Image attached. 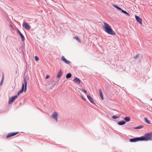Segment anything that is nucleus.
Here are the masks:
<instances>
[{"label":"nucleus","instance_id":"nucleus-27","mask_svg":"<svg viewBox=\"0 0 152 152\" xmlns=\"http://www.w3.org/2000/svg\"><path fill=\"white\" fill-rule=\"evenodd\" d=\"M119 117H120L119 116H116V115H113L112 116V118L113 119H115L116 118H119Z\"/></svg>","mask_w":152,"mask_h":152},{"label":"nucleus","instance_id":"nucleus-30","mask_svg":"<svg viewBox=\"0 0 152 152\" xmlns=\"http://www.w3.org/2000/svg\"><path fill=\"white\" fill-rule=\"evenodd\" d=\"M3 79H4V75H3V76H2V78L0 83V86H1L2 85V84L3 82Z\"/></svg>","mask_w":152,"mask_h":152},{"label":"nucleus","instance_id":"nucleus-6","mask_svg":"<svg viewBox=\"0 0 152 152\" xmlns=\"http://www.w3.org/2000/svg\"><path fill=\"white\" fill-rule=\"evenodd\" d=\"M19 133V132H12L9 133L6 136L7 138L14 136Z\"/></svg>","mask_w":152,"mask_h":152},{"label":"nucleus","instance_id":"nucleus-16","mask_svg":"<svg viewBox=\"0 0 152 152\" xmlns=\"http://www.w3.org/2000/svg\"><path fill=\"white\" fill-rule=\"evenodd\" d=\"M129 141L130 142H137V137L130 139Z\"/></svg>","mask_w":152,"mask_h":152},{"label":"nucleus","instance_id":"nucleus-25","mask_svg":"<svg viewBox=\"0 0 152 152\" xmlns=\"http://www.w3.org/2000/svg\"><path fill=\"white\" fill-rule=\"evenodd\" d=\"M79 89L81 91L84 92L85 94H86L87 93V91L86 90H84L83 89L79 88Z\"/></svg>","mask_w":152,"mask_h":152},{"label":"nucleus","instance_id":"nucleus-1","mask_svg":"<svg viewBox=\"0 0 152 152\" xmlns=\"http://www.w3.org/2000/svg\"><path fill=\"white\" fill-rule=\"evenodd\" d=\"M103 29L107 34L114 35H115V32L112 29L110 26L106 22L103 23Z\"/></svg>","mask_w":152,"mask_h":152},{"label":"nucleus","instance_id":"nucleus-23","mask_svg":"<svg viewBox=\"0 0 152 152\" xmlns=\"http://www.w3.org/2000/svg\"><path fill=\"white\" fill-rule=\"evenodd\" d=\"M143 126L142 125H140L139 126L135 127L134 128L135 129H140L142 128Z\"/></svg>","mask_w":152,"mask_h":152},{"label":"nucleus","instance_id":"nucleus-2","mask_svg":"<svg viewBox=\"0 0 152 152\" xmlns=\"http://www.w3.org/2000/svg\"><path fill=\"white\" fill-rule=\"evenodd\" d=\"M144 136L145 141L152 140V132L147 133L144 134Z\"/></svg>","mask_w":152,"mask_h":152},{"label":"nucleus","instance_id":"nucleus-15","mask_svg":"<svg viewBox=\"0 0 152 152\" xmlns=\"http://www.w3.org/2000/svg\"><path fill=\"white\" fill-rule=\"evenodd\" d=\"M126 124V121H119L118 122V124L119 125H123Z\"/></svg>","mask_w":152,"mask_h":152},{"label":"nucleus","instance_id":"nucleus-35","mask_svg":"<svg viewBox=\"0 0 152 152\" xmlns=\"http://www.w3.org/2000/svg\"><path fill=\"white\" fill-rule=\"evenodd\" d=\"M151 100H152V99H151Z\"/></svg>","mask_w":152,"mask_h":152},{"label":"nucleus","instance_id":"nucleus-14","mask_svg":"<svg viewBox=\"0 0 152 152\" xmlns=\"http://www.w3.org/2000/svg\"><path fill=\"white\" fill-rule=\"evenodd\" d=\"M73 81L75 83H80L81 82L80 80L77 77H75V78L73 80Z\"/></svg>","mask_w":152,"mask_h":152},{"label":"nucleus","instance_id":"nucleus-19","mask_svg":"<svg viewBox=\"0 0 152 152\" xmlns=\"http://www.w3.org/2000/svg\"><path fill=\"white\" fill-rule=\"evenodd\" d=\"M62 72L61 70H60L58 72V73L57 74V77L58 78L60 77L62 75Z\"/></svg>","mask_w":152,"mask_h":152},{"label":"nucleus","instance_id":"nucleus-9","mask_svg":"<svg viewBox=\"0 0 152 152\" xmlns=\"http://www.w3.org/2000/svg\"><path fill=\"white\" fill-rule=\"evenodd\" d=\"M87 96L91 103L94 105L95 104V103L94 102V100L89 95H87Z\"/></svg>","mask_w":152,"mask_h":152},{"label":"nucleus","instance_id":"nucleus-31","mask_svg":"<svg viewBox=\"0 0 152 152\" xmlns=\"http://www.w3.org/2000/svg\"><path fill=\"white\" fill-rule=\"evenodd\" d=\"M34 59L36 61H38L39 60V58L37 56H36L34 57Z\"/></svg>","mask_w":152,"mask_h":152},{"label":"nucleus","instance_id":"nucleus-8","mask_svg":"<svg viewBox=\"0 0 152 152\" xmlns=\"http://www.w3.org/2000/svg\"><path fill=\"white\" fill-rule=\"evenodd\" d=\"M61 59L62 61L66 64H69L71 63V62L67 59H66L64 56H62L61 57Z\"/></svg>","mask_w":152,"mask_h":152},{"label":"nucleus","instance_id":"nucleus-22","mask_svg":"<svg viewBox=\"0 0 152 152\" xmlns=\"http://www.w3.org/2000/svg\"><path fill=\"white\" fill-rule=\"evenodd\" d=\"M113 6L119 10H121L122 9L121 8L116 5L113 4Z\"/></svg>","mask_w":152,"mask_h":152},{"label":"nucleus","instance_id":"nucleus-32","mask_svg":"<svg viewBox=\"0 0 152 152\" xmlns=\"http://www.w3.org/2000/svg\"><path fill=\"white\" fill-rule=\"evenodd\" d=\"M138 56H139V55L137 54V55H136V56H135L133 58L134 59H136L137 58Z\"/></svg>","mask_w":152,"mask_h":152},{"label":"nucleus","instance_id":"nucleus-13","mask_svg":"<svg viewBox=\"0 0 152 152\" xmlns=\"http://www.w3.org/2000/svg\"><path fill=\"white\" fill-rule=\"evenodd\" d=\"M137 141H145L144 135L143 136H142L141 137H137Z\"/></svg>","mask_w":152,"mask_h":152},{"label":"nucleus","instance_id":"nucleus-3","mask_svg":"<svg viewBox=\"0 0 152 152\" xmlns=\"http://www.w3.org/2000/svg\"><path fill=\"white\" fill-rule=\"evenodd\" d=\"M23 26L27 30H30L31 27L30 25H29L27 23L24 21L23 22Z\"/></svg>","mask_w":152,"mask_h":152},{"label":"nucleus","instance_id":"nucleus-20","mask_svg":"<svg viewBox=\"0 0 152 152\" xmlns=\"http://www.w3.org/2000/svg\"><path fill=\"white\" fill-rule=\"evenodd\" d=\"M121 11V12L122 13H123V14H125L127 16H129L130 15L126 11L124 10H122H122Z\"/></svg>","mask_w":152,"mask_h":152},{"label":"nucleus","instance_id":"nucleus-10","mask_svg":"<svg viewBox=\"0 0 152 152\" xmlns=\"http://www.w3.org/2000/svg\"><path fill=\"white\" fill-rule=\"evenodd\" d=\"M26 79L27 80H28L29 79V77L26 78L25 77L24 78V85L25 86V91H26L27 89V82L26 80Z\"/></svg>","mask_w":152,"mask_h":152},{"label":"nucleus","instance_id":"nucleus-34","mask_svg":"<svg viewBox=\"0 0 152 152\" xmlns=\"http://www.w3.org/2000/svg\"><path fill=\"white\" fill-rule=\"evenodd\" d=\"M80 97L84 100L86 101V99H85L83 97V96L82 95H80Z\"/></svg>","mask_w":152,"mask_h":152},{"label":"nucleus","instance_id":"nucleus-4","mask_svg":"<svg viewBox=\"0 0 152 152\" xmlns=\"http://www.w3.org/2000/svg\"><path fill=\"white\" fill-rule=\"evenodd\" d=\"M18 97V95H15L13 96H12L10 99H9L8 101V103L10 104L14 102L15 100Z\"/></svg>","mask_w":152,"mask_h":152},{"label":"nucleus","instance_id":"nucleus-26","mask_svg":"<svg viewBox=\"0 0 152 152\" xmlns=\"http://www.w3.org/2000/svg\"><path fill=\"white\" fill-rule=\"evenodd\" d=\"M144 120L148 124H151L150 121L148 120V119L146 118H145Z\"/></svg>","mask_w":152,"mask_h":152},{"label":"nucleus","instance_id":"nucleus-29","mask_svg":"<svg viewBox=\"0 0 152 152\" xmlns=\"http://www.w3.org/2000/svg\"><path fill=\"white\" fill-rule=\"evenodd\" d=\"M23 91H23V90H20L18 92L17 95H18V96H19L20 94L23 93Z\"/></svg>","mask_w":152,"mask_h":152},{"label":"nucleus","instance_id":"nucleus-12","mask_svg":"<svg viewBox=\"0 0 152 152\" xmlns=\"http://www.w3.org/2000/svg\"><path fill=\"white\" fill-rule=\"evenodd\" d=\"M17 33L19 34L22 40L23 41H24L25 40V38L24 37V36L23 34L20 32L19 29H18L17 30Z\"/></svg>","mask_w":152,"mask_h":152},{"label":"nucleus","instance_id":"nucleus-17","mask_svg":"<svg viewBox=\"0 0 152 152\" xmlns=\"http://www.w3.org/2000/svg\"><path fill=\"white\" fill-rule=\"evenodd\" d=\"M99 95L102 100L104 99V98L103 95V94L102 90L101 89L99 90Z\"/></svg>","mask_w":152,"mask_h":152},{"label":"nucleus","instance_id":"nucleus-18","mask_svg":"<svg viewBox=\"0 0 152 152\" xmlns=\"http://www.w3.org/2000/svg\"><path fill=\"white\" fill-rule=\"evenodd\" d=\"M124 119L125 121L126 122H127L130 121V118L129 117H126L124 118Z\"/></svg>","mask_w":152,"mask_h":152},{"label":"nucleus","instance_id":"nucleus-11","mask_svg":"<svg viewBox=\"0 0 152 152\" xmlns=\"http://www.w3.org/2000/svg\"><path fill=\"white\" fill-rule=\"evenodd\" d=\"M135 18L136 20L140 24H141L142 23V19L140 18L137 15H135Z\"/></svg>","mask_w":152,"mask_h":152},{"label":"nucleus","instance_id":"nucleus-24","mask_svg":"<svg viewBox=\"0 0 152 152\" xmlns=\"http://www.w3.org/2000/svg\"><path fill=\"white\" fill-rule=\"evenodd\" d=\"M74 38L75 39H76L78 42H80V40L78 36H75Z\"/></svg>","mask_w":152,"mask_h":152},{"label":"nucleus","instance_id":"nucleus-28","mask_svg":"<svg viewBox=\"0 0 152 152\" xmlns=\"http://www.w3.org/2000/svg\"><path fill=\"white\" fill-rule=\"evenodd\" d=\"M21 90L23 91L24 92H26V91H25V86H24L23 83V84H22V88H21Z\"/></svg>","mask_w":152,"mask_h":152},{"label":"nucleus","instance_id":"nucleus-33","mask_svg":"<svg viewBox=\"0 0 152 152\" xmlns=\"http://www.w3.org/2000/svg\"><path fill=\"white\" fill-rule=\"evenodd\" d=\"M50 77V76L49 75H47L45 77V78L46 79H48Z\"/></svg>","mask_w":152,"mask_h":152},{"label":"nucleus","instance_id":"nucleus-5","mask_svg":"<svg viewBox=\"0 0 152 152\" xmlns=\"http://www.w3.org/2000/svg\"><path fill=\"white\" fill-rule=\"evenodd\" d=\"M57 116H58L57 113L56 112H53V114L51 115V117H52V118H54L56 121H58Z\"/></svg>","mask_w":152,"mask_h":152},{"label":"nucleus","instance_id":"nucleus-21","mask_svg":"<svg viewBox=\"0 0 152 152\" xmlns=\"http://www.w3.org/2000/svg\"><path fill=\"white\" fill-rule=\"evenodd\" d=\"M72 76V74L70 73H67L66 76V78L67 79H69Z\"/></svg>","mask_w":152,"mask_h":152},{"label":"nucleus","instance_id":"nucleus-7","mask_svg":"<svg viewBox=\"0 0 152 152\" xmlns=\"http://www.w3.org/2000/svg\"><path fill=\"white\" fill-rule=\"evenodd\" d=\"M61 59L62 61L66 64H69L71 63V62L67 59H66L64 56H62L61 57Z\"/></svg>","mask_w":152,"mask_h":152}]
</instances>
